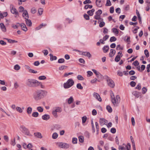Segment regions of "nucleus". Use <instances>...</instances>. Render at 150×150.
Wrapping results in <instances>:
<instances>
[{"label": "nucleus", "mask_w": 150, "mask_h": 150, "mask_svg": "<svg viewBox=\"0 0 150 150\" xmlns=\"http://www.w3.org/2000/svg\"><path fill=\"white\" fill-rule=\"evenodd\" d=\"M47 92L45 91L38 90L36 91L33 94V98L36 100H38L44 98Z\"/></svg>", "instance_id": "nucleus-1"}, {"label": "nucleus", "mask_w": 150, "mask_h": 150, "mask_svg": "<svg viewBox=\"0 0 150 150\" xmlns=\"http://www.w3.org/2000/svg\"><path fill=\"white\" fill-rule=\"evenodd\" d=\"M37 83H38L37 80L34 79H30L27 80L26 84L29 87H37Z\"/></svg>", "instance_id": "nucleus-2"}, {"label": "nucleus", "mask_w": 150, "mask_h": 150, "mask_svg": "<svg viewBox=\"0 0 150 150\" xmlns=\"http://www.w3.org/2000/svg\"><path fill=\"white\" fill-rule=\"evenodd\" d=\"M74 83V82L72 79H69L66 83L64 84L65 88H68L72 86Z\"/></svg>", "instance_id": "nucleus-3"}, {"label": "nucleus", "mask_w": 150, "mask_h": 150, "mask_svg": "<svg viewBox=\"0 0 150 150\" xmlns=\"http://www.w3.org/2000/svg\"><path fill=\"white\" fill-rule=\"evenodd\" d=\"M57 145L60 148L63 149H68L69 147V144L62 142H57Z\"/></svg>", "instance_id": "nucleus-4"}, {"label": "nucleus", "mask_w": 150, "mask_h": 150, "mask_svg": "<svg viewBox=\"0 0 150 150\" xmlns=\"http://www.w3.org/2000/svg\"><path fill=\"white\" fill-rule=\"evenodd\" d=\"M20 128L22 129L21 131L23 133L27 135H31L29 131L26 127L23 126H21L20 127Z\"/></svg>", "instance_id": "nucleus-5"}, {"label": "nucleus", "mask_w": 150, "mask_h": 150, "mask_svg": "<svg viewBox=\"0 0 150 150\" xmlns=\"http://www.w3.org/2000/svg\"><path fill=\"white\" fill-rule=\"evenodd\" d=\"M10 9L11 12L13 14L18 15V12L16 9L14 8L13 5L11 4L10 5Z\"/></svg>", "instance_id": "nucleus-6"}, {"label": "nucleus", "mask_w": 150, "mask_h": 150, "mask_svg": "<svg viewBox=\"0 0 150 150\" xmlns=\"http://www.w3.org/2000/svg\"><path fill=\"white\" fill-rule=\"evenodd\" d=\"M107 81L109 86L112 88L115 86V83L111 79L108 78L107 79Z\"/></svg>", "instance_id": "nucleus-7"}, {"label": "nucleus", "mask_w": 150, "mask_h": 150, "mask_svg": "<svg viewBox=\"0 0 150 150\" xmlns=\"http://www.w3.org/2000/svg\"><path fill=\"white\" fill-rule=\"evenodd\" d=\"M100 123V125L102 126L104 125H106L108 123V121L105 119L103 118H100L99 120Z\"/></svg>", "instance_id": "nucleus-8"}, {"label": "nucleus", "mask_w": 150, "mask_h": 150, "mask_svg": "<svg viewBox=\"0 0 150 150\" xmlns=\"http://www.w3.org/2000/svg\"><path fill=\"white\" fill-rule=\"evenodd\" d=\"M93 95L96 100L99 101L101 102L102 101V99L98 93L94 92L93 93Z\"/></svg>", "instance_id": "nucleus-9"}, {"label": "nucleus", "mask_w": 150, "mask_h": 150, "mask_svg": "<svg viewBox=\"0 0 150 150\" xmlns=\"http://www.w3.org/2000/svg\"><path fill=\"white\" fill-rule=\"evenodd\" d=\"M114 100H115L114 101L115 103H114L113 104L114 105H115L116 103H118V102H119L120 100V98L119 95H117L116 96L115 98L114 99Z\"/></svg>", "instance_id": "nucleus-10"}, {"label": "nucleus", "mask_w": 150, "mask_h": 150, "mask_svg": "<svg viewBox=\"0 0 150 150\" xmlns=\"http://www.w3.org/2000/svg\"><path fill=\"white\" fill-rule=\"evenodd\" d=\"M21 28L24 31L26 32L27 30V28L26 25L24 23H22L20 24Z\"/></svg>", "instance_id": "nucleus-11"}, {"label": "nucleus", "mask_w": 150, "mask_h": 150, "mask_svg": "<svg viewBox=\"0 0 150 150\" xmlns=\"http://www.w3.org/2000/svg\"><path fill=\"white\" fill-rule=\"evenodd\" d=\"M132 94L137 98H138L140 96V93L137 91H133L132 93Z\"/></svg>", "instance_id": "nucleus-12"}, {"label": "nucleus", "mask_w": 150, "mask_h": 150, "mask_svg": "<svg viewBox=\"0 0 150 150\" xmlns=\"http://www.w3.org/2000/svg\"><path fill=\"white\" fill-rule=\"evenodd\" d=\"M96 5L99 7H101L103 5L101 1L100 0H96Z\"/></svg>", "instance_id": "nucleus-13"}, {"label": "nucleus", "mask_w": 150, "mask_h": 150, "mask_svg": "<svg viewBox=\"0 0 150 150\" xmlns=\"http://www.w3.org/2000/svg\"><path fill=\"white\" fill-rule=\"evenodd\" d=\"M26 24L29 26L30 27L32 26V23L31 20L30 19H26V18H25Z\"/></svg>", "instance_id": "nucleus-14"}, {"label": "nucleus", "mask_w": 150, "mask_h": 150, "mask_svg": "<svg viewBox=\"0 0 150 150\" xmlns=\"http://www.w3.org/2000/svg\"><path fill=\"white\" fill-rule=\"evenodd\" d=\"M82 54L85 56L88 57L89 58H90L91 56V54L88 52H82Z\"/></svg>", "instance_id": "nucleus-15"}, {"label": "nucleus", "mask_w": 150, "mask_h": 150, "mask_svg": "<svg viewBox=\"0 0 150 150\" xmlns=\"http://www.w3.org/2000/svg\"><path fill=\"white\" fill-rule=\"evenodd\" d=\"M0 26L3 32H5L6 31V28L3 23H1L0 24Z\"/></svg>", "instance_id": "nucleus-16"}, {"label": "nucleus", "mask_w": 150, "mask_h": 150, "mask_svg": "<svg viewBox=\"0 0 150 150\" xmlns=\"http://www.w3.org/2000/svg\"><path fill=\"white\" fill-rule=\"evenodd\" d=\"M34 135L35 136L39 138H42V134L40 132H37L35 133L34 134Z\"/></svg>", "instance_id": "nucleus-17"}, {"label": "nucleus", "mask_w": 150, "mask_h": 150, "mask_svg": "<svg viewBox=\"0 0 150 150\" xmlns=\"http://www.w3.org/2000/svg\"><path fill=\"white\" fill-rule=\"evenodd\" d=\"M50 117V115L47 114H45L42 116V119L45 120H47L49 119Z\"/></svg>", "instance_id": "nucleus-18"}, {"label": "nucleus", "mask_w": 150, "mask_h": 150, "mask_svg": "<svg viewBox=\"0 0 150 150\" xmlns=\"http://www.w3.org/2000/svg\"><path fill=\"white\" fill-rule=\"evenodd\" d=\"M110 52L109 54V56L110 57H112L113 55L115 54L116 51L115 50L113 49H111Z\"/></svg>", "instance_id": "nucleus-19"}, {"label": "nucleus", "mask_w": 150, "mask_h": 150, "mask_svg": "<svg viewBox=\"0 0 150 150\" xmlns=\"http://www.w3.org/2000/svg\"><path fill=\"white\" fill-rule=\"evenodd\" d=\"M22 16L24 18H25V17H27L28 18H29L28 13L27 11L26 10H25L23 11Z\"/></svg>", "instance_id": "nucleus-20"}, {"label": "nucleus", "mask_w": 150, "mask_h": 150, "mask_svg": "<svg viewBox=\"0 0 150 150\" xmlns=\"http://www.w3.org/2000/svg\"><path fill=\"white\" fill-rule=\"evenodd\" d=\"M111 101L112 103V104H114V103H115V102L114 101L115 100H114V99L115 98V96L114 95V94L112 92L111 93Z\"/></svg>", "instance_id": "nucleus-21"}, {"label": "nucleus", "mask_w": 150, "mask_h": 150, "mask_svg": "<svg viewBox=\"0 0 150 150\" xmlns=\"http://www.w3.org/2000/svg\"><path fill=\"white\" fill-rule=\"evenodd\" d=\"M92 71L96 74L97 77H98L100 76L101 75L100 74L99 72L97 71L96 70L93 69H92Z\"/></svg>", "instance_id": "nucleus-22"}, {"label": "nucleus", "mask_w": 150, "mask_h": 150, "mask_svg": "<svg viewBox=\"0 0 150 150\" xmlns=\"http://www.w3.org/2000/svg\"><path fill=\"white\" fill-rule=\"evenodd\" d=\"M50 57V60L51 61H52L54 60H56L57 59V57L56 56H54L52 54H49Z\"/></svg>", "instance_id": "nucleus-23"}, {"label": "nucleus", "mask_w": 150, "mask_h": 150, "mask_svg": "<svg viewBox=\"0 0 150 150\" xmlns=\"http://www.w3.org/2000/svg\"><path fill=\"white\" fill-rule=\"evenodd\" d=\"M109 49V47L108 45L105 46L103 48L104 52L105 53L107 52Z\"/></svg>", "instance_id": "nucleus-24"}, {"label": "nucleus", "mask_w": 150, "mask_h": 150, "mask_svg": "<svg viewBox=\"0 0 150 150\" xmlns=\"http://www.w3.org/2000/svg\"><path fill=\"white\" fill-rule=\"evenodd\" d=\"M46 25V24H43V23H42L40 24L37 27L35 28V29L36 30H39L43 26H45Z\"/></svg>", "instance_id": "nucleus-25"}, {"label": "nucleus", "mask_w": 150, "mask_h": 150, "mask_svg": "<svg viewBox=\"0 0 150 150\" xmlns=\"http://www.w3.org/2000/svg\"><path fill=\"white\" fill-rule=\"evenodd\" d=\"M32 109L31 107H28L27 109V113L28 114H30L32 112Z\"/></svg>", "instance_id": "nucleus-26"}, {"label": "nucleus", "mask_w": 150, "mask_h": 150, "mask_svg": "<svg viewBox=\"0 0 150 150\" xmlns=\"http://www.w3.org/2000/svg\"><path fill=\"white\" fill-rule=\"evenodd\" d=\"M5 39L6 40L8 41V42L10 43H13L15 42H18L17 41L8 39V38H5Z\"/></svg>", "instance_id": "nucleus-27"}, {"label": "nucleus", "mask_w": 150, "mask_h": 150, "mask_svg": "<svg viewBox=\"0 0 150 150\" xmlns=\"http://www.w3.org/2000/svg\"><path fill=\"white\" fill-rule=\"evenodd\" d=\"M18 25L20 26V24L19 23H16V25H15L13 24L11 25V26L12 28L14 29H16L18 28Z\"/></svg>", "instance_id": "nucleus-28"}, {"label": "nucleus", "mask_w": 150, "mask_h": 150, "mask_svg": "<svg viewBox=\"0 0 150 150\" xmlns=\"http://www.w3.org/2000/svg\"><path fill=\"white\" fill-rule=\"evenodd\" d=\"M79 141L81 143H83L84 141V137L83 136H80L79 137Z\"/></svg>", "instance_id": "nucleus-29"}, {"label": "nucleus", "mask_w": 150, "mask_h": 150, "mask_svg": "<svg viewBox=\"0 0 150 150\" xmlns=\"http://www.w3.org/2000/svg\"><path fill=\"white\" fill-rule=\"evenodd\" d=\"M112 30V32L116 34H118L119 33L118 30L116 28H113Z\"/></svg>", "instance_id": "nucleus-30"}, {"label": "nucleus", "mask_w": 150, "mask_h": 150, "mask_svg": "<svg viewBox=\"0 0 150 150\" xmlns=\"http://www.w3.org/2000/svg\"><path fill=\"white\" fill-rule=\"evenodd\" d=\"M36 85L37 87L40 86L42 88H44V86L42 84V83L39 82L38 81V83H37Z\"/></svg>", "instance_id": "nucleus-31"}, {"label": "nucleus", "mask_w": 150, "mask_h": 150, "mask_svg": "<svg viewBox=\"0 0 150 150\" xmlns=\"http://www.w3.org/2000/svg\"><path fill=\"white\" fill-rule=\"evenodd\" d=\"M120 55H117L115 59V60L116 62H118L120 59Z\"/></svg>", "instance_id": "nucleus-32"}, {"label": "nucleus", "mask_w": 150, "mask_h": 150, "mask_svg": "<svg viewBox=\"0 0 150 150\" xmlns=\"http://www.w3.org/2000/svg\"><path fill=\"white\" fill-rule=\"evenodd\" d=\"M73 98L71 96L70 97L68 100V104H71L73 102Z\"/></svg>", "instance_id": "nucleus-33"}, {"label": "nucleus", "mask_w": 150, "mask_h": 150, "mask_svg": "<svg viewBox=\"0 0 150 150\" xmlns=\"http://www.w3.org/2000/svg\"><path fill=\"white\" fill-rule=\"evenodd\" d=\"M95 125H96V131L97 132V134H98V132L99 131V125L98 123L97 122H95Z\"/></svg>", "instance_id": "nucleus-34"}, {"label": "nucleus", "mask_w": 150, "mask_h": 150, "mask_svg": "<svg viewBox=\"0 0 150 150\" xmlns=\"http://www.w3.org/2000/svg\"><path fill=\"white\" fill-rule=\"evenodd\" d=\"M106 109L109 112H111L112 111V109L110 106L107 105L106 106Z\"/></svg>", "instance_id": "nucleus-35"}, {"label": "nucleus", "mask_w": 150, "mask_h": 150, "mask_svg": "<svg viewBox=\"0 0 150 150\" xmlns=\"http://www.w3.org/2000/svg\"><path fill=\"white\" fill-rule=\"evenodd\" d=\"M77 139L76 138H73L72 139V142L73 144H75L77 143Z\"/></svg>", "instance_id": "nucleus-36"}, {"label": "nucleus", "mask_w": 150, "mask_h": 150, "mask_svg": "<svg viewBox=\"0 0 150 150\" xmlns=\"http://www.w3.org/2000/svg\"><path fill=\"white\" fill-rule=\"evenodd\" d=\"M58 134L56 132H54L52 134V138L53 139H55L56 138H57L58 137Z\"/></svg>", "instance_id": "nucleus-37"}, {"label": "nucleus", "mask_w": 150, "mask_h": 150, "mask_svg": "<svg viewBox=\"0 0 150 150\" xmlns=\"http://www.w3.org/2000/svg\"><path fill=\"white\" fill-rule=\"evenodd\" d=\"M39 115V114L37 112H35L33 113L32 116L34 117H37Z\"/></svg>", "instance_id": "nucleus-38"}, {"label": "nucleus", "mask_w": 150, "mask_h": 150, "mask_svg": "<svg viewBox=\"0 0 150 150\" xmlns=\"http://www.w3.org/2000/svg\"><path fill=\"white\" fill-rule=\"evenodd\" d=\"M92 7L93 6L92 5H91L89 4H87L85 5L84 6V8L86 9H87L88 8L91 9L92 8Z\"/></svg>", "instance_id": "nucleus-39"}, {"label": "nucleus", "mask_w": 150, "mask_h": 150, "mask_svg": "<svg viewBox=\"0 0 150 150\" xmlns=\"http://www.w3.org/2000/svg\"><path fill=\"white\" fill-rule=\"evenodd\" d=\"M117 40L116 38L114 36L111 37L110 39V42H114Z\"/></svg>", "instance_id": "nucleus-40"}, {"label": "nucleus", "mask_w": 150, "mask_h": 150, "mask_svg": "<svg viewBox=\"0 0 150 150\" xmlns=\"http://www.w3.org/2000/svg\"><path fill=\"white\" fill-rule=\"evenodd\" d=\"M16 110L17 111L20 113H21L23 112V110L20 107H17L16 108Z\"/></svg>", "instance_id": "nucleus-41"}, {"label": "nucleus", "mask_w": 150, "mask_h": 150, "mask_svg": "<svg viewBox=\"0 0 150 150\" xmlns=\"http://www.w3.org/2000/svg\"><path fill=\"white\" fill-rule=\"evenodd\" d=\"M144 52L146 57L147 58L148 57H149V53L148 50H145L144 51Z\"/></svg>", "instance_id": "nucleus-42"}, {"label": "nucleus", "mask_w": 150, "mask_h": 150, "mask_svg": "<svg viewBox=\"0 0 150 150\" xmlns=\"http://www.w3.org/2000/svg\"><path fill=\"white\" fill-rule=\"evenodd\" d=\"M37 110L40 112H42L43 111V109L41 106H39L37 108Z\"/></svg>", "instance_id": "nucleus-43"}, {"label": "nucleus", "mask_w": 150, "mask_h": 150, "mask_svg": "<svg viewBox=\"0 0 150 150\" xmlns=\"http://www.w3.org/2000/svg\"><path fill=\"white\" fill-rule=\"evenodd\" d=\"M67 67L65 65L59 67V69L60 71L66 68Z\"/></svg>", "instance_id": "nucleus-44"}, {"label": "nucleus", "mask_w": 150, "mask_h": 150, "mask_svg": "<svg viewBox=\"0 0 150 150\" xmlns=\"http://www.w3.org/2000/svg\"><path fill=\"white\" fill-rule=\"evenodd\" d=\"M65 60L63 58H60L58 59V62L59 63H62L64 62Z\"/></svg>", "instance_id": "nucleus-45"}, {"label": "nucleus", "mask_w": 150, "mask_h": 150, "mask_svg": "<svg viewBox=\"0 0 150 150\" xmlns=\"http://www.w3.org/2000/svg\"><path fill=\"white\" fill-rule=\"evenodd\" d=\"M82 123H85L86 121L87 117L86 116H84L82 117Z\"/></svg>", "instance_id": "nucleus-46"}, {"label": "nucleus", "mask_w": 150, "mask_h": 150, "mask_svg": "<svg viewBox=\"0 0 150 150\" xmlns=\"http://www.w3.org/2000/svg\"><path fill=\"white\" fill-rule=\"evenodd\" d=\"M76 87L78 89H82L83 88V87L80 83H78L77 84Z\"/></svg>", "instance_id": "nucleus-47"}, {"label": "nucleus", "mask_w": 150, "mask_h": 150, "mask_svg": "<svg viewBox=\"0 0 150 150\" xmlns=\"http://www.w3.org/2000/svg\"><path fill=\"white\" fill-rule=\"evenodd\" d=\"M20 68V66L18 64L15 65L14 69L16 70H18Z\"/></svg>", "instance_id": "nucleus-48"}, {"label": "nucleus", "mask_w": 150, "mask_h": 150, "mask_svg": "<svg viewBox=\"0 0 150 150\" xmlns=\"http://www.w3.org/2000/svg\"><path fill=\"white\" fill-rule=\"evenodd\" d=\"M46 79V77L45 76H42L39 77L38 79L40 80H45Z\"/></svg>", "instance_id": "nucleus-49"}, {"label": "nucleus", "mask_w": 150, "mask_h": 150, "mask_svg": "<svg viewBox=\"0 0 150 150\" xmlns=\"http://www.w3.org/2000/svg\"><path fill=\"white\" fill-rule=\"evenodd\" d=\"M43 11V9L42 8H39L38 10V13H39L40 15H41Z\"/></svg>", "instance_id": "nucleus-50"}, {"label": "nucleus", "mask_w": 150, "mask_h": 150, "mask_svg": "<svg viewBox=\"0 0 150 150\" xmlns=\"http://www.w3.org/2000/svg\"><path fill=\"white\" fill-rule=\"evenodd\" d=\"M147 91V89L144 87H143L142 88V93L143 94H144Z\"/></svg>", "instance_id": "nucleus-51"}, {"label": "nucleus", "mask_w": 150, "mask_h": 150, "mask_svg": "<svg viewBox=\"0 0 150 150\" xmlns=\"http://www.w3.org/2000/svg\"><path fill=\"white\" fill-rule=\"evenodd\" d=\"M84 18L86 20H88L90 19L89 16L87 14H85L83 15Z\"/></svg>", "instance_id": "nucleus-52"}, {"label": "nucleus", "mask_w": 150, "mask_h": 150, "mask_svg": "<svg viewBox=\"0 0 150 150\" xmlns=\"http://www.w3.org/2000/svg\"><path fill=\"white\" fill-rule=\"evenodd\" d=\"M105 5L106 6H110L111 5V4L110 0H107L106 3Z\"/></svg>", "instance_id": "nucleus-53"}, {"label": "nucleus", "mask_w": 150, "mask_h": 150, "mask_svg": "<svg viewBox=\"0 0 150 150\" xmlns=\"http://www.w3.org/2000/svg\"><path fill=\"white\" fill-rule=\"evenodd\" d=\"M105 23L103 21L99 23V26L100 28H102L105 25Z\"/></svg>", "instance_id": "nucleus-54"}, {"label": "nucleus", "mask_w": 150, "mask_h": 150, "mask_svg": "<svg viewBox=\"0 0 150 150\" xmlns=\"http://www.w3.org/2000/svg\"><path fill=\"white\" fill-rule=\"evenodd\" d=\"M130 84L132 87H134L135 86L136 83L134 81H132L130 82Z\"/></svg>", "instance_id": "nucleus-55"}, {"label": "nucleus", "mask_w": 150, "mask_h": 150, "mask_svg": "<svg viewBox=\"0 0 150 150\" xmlns=\"http://www.w3.org/2000/svg\"><path fill=\"white\" fill-rule=\"evenodd\" d=\"M102 11L101 10H98V11H96V15H98L100 16V14H101L102 13Z\"/></svg>", "instance_id": "nucleus-56"}, {"label": "nucleus", "mask_w": 150, "mask_h": 150, "mask_svg": "<svg viewBox=\"0 0 150 150\" xmlns=\"http://www.w3.org/2000/svg\"><path fill=\"white\" fill-rule=\"evenodd\" d=\"M132 64L134 65V66H138L139 64V63L138 61L136 60L133 62Z\"/></svg>", "instance_id": "nucleus-57"}, {"label": "nucleus", "mask_w": 150, "mask_h": 150, "mask_svg": "<svg viewBox=\"0 0 150 150\" xmlns=\"http://www.w3.org/2000/svg\"><path fill=\"white\" fill-rule=\"evenodd\" d=\"M91 3V1L90 0H86L83 2V3L84 4H90Z\"/></svg>", "instance_id": "nucleus-58"}, {"label": "nucleus", "mask_w": 150, "mask_h": 150, "mask_svg": "<svg viewBox=\"0 0 150 150\" xmlns=\"http://www.w3.org/2000/svg\"><path fill=\"white\" fill-rule=\"evenodd\" d=\"M78 79L80 80H84V78L82 76L80 75H79L77 76Z\"/></svg>", "instance_id": "nucleus-59"}, {"label": "nucleus", "mask_w": 150, "mask_h": 150, "mask_svg": "<svg viewBox=\"0 0 150 150\" xmlns=\"http://www.w3.org/2000/svg\"><path fill=\"white\" fill-rule=\"evenodd\" d=\"M52 113L55 117H57V112L56 111V110H53V112H52Z\"/></svg>", "instance_id": "nucleus-60"}, {"label": "nucleus", "mask_w": 150, "mask_h": 150, "mask_svg": "<svg viewBox=\"0 0 150 150\" xmlns=\"http://www.w3.org/2000/svg\"><path fill=\"white\" fill-rule=\"evenodd\" d=\"M11 145L14 146L16 144V142H15V138H14L13 140H11Z\"/></svg>", "instance_id": "nucleus-61"}, {"label": "nucleus", "mask_w": 150, "mask_h": 150, "mask_svg": "<svg viewBox=\"0 0 150 150\" xmlns=\"http://www.w3.org/2000/svg\"><path fill=\"white\" fill-rule=\"evenodd\" d=\"M87 74H88L87 76L88 77H89V76H91L93 74L92 72L91 71H88L87 72Z\"/></svg>", "instance_id": "nucleus-62"}, {"label": "nucleus", "mask_w": 150, "mask_h": 150, "mask_svg": "<svg viewBox=\"0 0 150 150\" xmlns=\"http://www.w3.org/2000/svg\"><path fill=\"white\" fill-rule=\"evenodd\" d=\"M110 132L113 134L115 133L116 132V129L115 128H112L110 129Z\"/></svg>", "instance_id": "nucleus-63"}, {"label": "nucleus", "mask_w": 150, "mask_h": 150, "mask_svg": "<svg viewBox=\"0 0 150 150\" xmlns=\"http://www.w3.org/2000/svg\"><path fill=\"white\" fill-rule=\"evenodd\" d=\"M108 29L106 28H103V33L104 34H107L108 33Z\"/></svg>", "instance_id": "nucleus-64"}]
</instances>
